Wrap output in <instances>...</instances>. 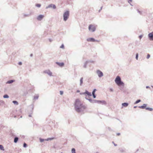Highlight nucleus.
<instances>
[{
	"instance_id": "nucleus-1",
	"label": "nucleus",
	"mask_w": 153,
	"mask_h": 153,
	"mask_svg": "<svg viewBox=\"0 0 153 153\" xmlns=\"http://www.w3.org/2000/svg\"><path fill=\"white\" fill-rule=\"evenodd\" d=\"M75 110L78 112H80L82 109H85V106L83 105L79 99H77L75 103Z\"/></svg>"
},
{
	"instance_id": "nucleus-2",
	"label": "nucleus",
	"mask_w": 153,
	"mask_h": 153,
	"mask_svg": "<svg viewBox=\"0 0 153 153\" xmlns=\"http://www.w3.org/2000/svg\"><path fill=\"white\" fill-rule=\"evenodd\" d=\"M69 11H66L63 14V20L65 21H66L69 18Z\"/></svg>"
},
{
	"instance_id": "nucleus-3",
	"label": "nucleus",
	"mask_w": 153,
	"mask_h": 153,
	"mask_svg": "<svg viewBox=\"0 0 153 153\" xmlns=\"http://www.w3.org/2000/svg\"><path fill=\"white\" fill-rule=\"evenodd\" d=\"M89 30L92 32H94L96 30V28L94 25H90L88 27Z\"/></svg>"
},
{
	"instance_id": "nucleus-4",
	"label": "nucleus",
	"mask_w": 153,
	"mask_h": 153,
	"mask_svg": "<svg viewBox=\"0 0 153 153\" xmlns=\"http://www.w3.org/2000/svg\"><path fill=\"white\" fill-rule=\"evenodd\" d=\"M96 73L99 77H101L103 76V73L100 70H97Z\"/></svg>"
},
{
	"instance_id": "nucleus-5",
	"label": "nucleus",
	"mask_w": 153,
	"mask_h": 153,
	"mask_svg": "<svg viewBox=\"0 0 153 153\" xmlns=\"http://www.w3.org/2000/svg\"><path fill=\"white\" fill-rule=\"evenodd\" d=\"M148 36L150 40L153 41V31L149 33Z\"/></svg>"
},
{
	"instance_id": "nucleus-6",
	"label": "nucleus",
	"mask_w": 153,
	"mask_h": 153,
	"mask_svg": "<svg viewBox=\"0 0 153 153\" xmlns=\"http://www.w3.org/2000/svg\"><path fill=\"white\" fill-rule=\"evenodd\" d=\"M44 73L47 74L48 75L50 76H52V73L50 71V70H47L45 71H44Z\"/></svg>"
},
{
	"instance_id": "nucleus-7",
	"label": "nucleus",
	"mask_w": 153,
	"mask_h": 153,
	"mask_svg": "<svg viewBox=\"0 0 153 153\" xmlns=\"http://www.w3.org/2000/svg\"><path fill=\"white\" fill-rule=\"evenodd\" d=\"M51 7H53V9H55L56 8V7L55 5L53 4H51L49 5L48 6H47L46 7V9H47L48 8H51Z\"/></svg>"
},
{
	"instance_id": "nucleus-8",
	"label": "nucleus",
	"mask_w": 153,
	"mask_h": 153,
	"mask_svg": "<svg viewBox=\"0 0 153 153\" xmlns=\"http://www.w3.org/2000/svg\"><path fill=\"white\" fill-rule=\"evenodd\" d=\"M121 81L120 77L119 76H117L115 79V82L116 84Z\"/></svg>"
},
{
	"instance_id": "nucleus-9",
	"label": "nucleus",
	"mask_w": 153,
	"mask_h": 153,
	"mask_svg": "<svg viewBox=\"0 0 153 153\" xmlns=\"http://www.w3.org/2000/svg\"><path fill=\"white\" fill-rule=\"evenodd\" d=\"M97 103L98 104H102V105H106V102L105 101L100 100H97Z\"/></svg>"
},
{
	"instance_id": "nucleus-10",
	"label": "nucleus",
	"mask_w": 153,
	"mask_h": 153,
	"mask_svg": "<svg viewBox=\"0 0 153 153\" xmlns=\"http://www.w3.org/2000/svg\"><path fill=\"white\" fill-rule=\"evenodd\" d=\"M87 40L88 42H94L96 40L93 38H90L87 39Z\"/></svg>"
},
{
	"instance_id": "nucleus-11",
	"label": "nucleus",
	"mask_w": 153,
	"mask_h": 153,
	"mask_svg": "<svg viewBox=\"0 0 153 153\" xmlns=\"http://www.w3.org/2000/svg\"><path fill=\"white\" fill-rule=\"evenodd\" d=\"M44 16L42 15H40L39 16L37 17V19L38 20L41 21L43 18Z\"/></svg>"
},
{
	"instance_id": "nucleus-12",
	"label": "nucleus",
	"mask_w": 153,
	"mask_h": 153,
	"mask_svg": "<svg viewBox=\"0 0 153 153\" xmlns=\"http://www.w3.org/2000/svg\"><path fill=\"white\" fill-rule=\"evenodd\" d=\"M89 63V61H86V62H85L84 63L83 65V67L84 68H87V65L88 63Z\"/></svg>"
},
{
	"instance_id": "nucleus-13",
	"label": "nucleus",
	"mask_w": 153,
	"mask_h": 153,
	"mask_svg": "<svg viewBox=\"0 0 153 153\" xmlns=\"http://www.w3.org/2000/svg\"><path fill=\"white\" fill-rule=\"evenodd\" d=\"M117 84L119 86H120V85L124 86V82L121 80Z\"/></svg>"
},
{
	"instance_id": "nucleus-14",
	"label": "nucleus",
	"mask_w": 153,
	"mask_h": 153,
	"mask_svg": "<svg viewBox=\"0 0 153 153\" xmlns=\"http://www.w3.org/2000/svg\"><path fill=\"white\" fill-rule=\"evenodd\" d=\"M56 64L61 67L63 66L64 65V64L63 62L60 63L59 62H56Z\"/></svg>"
},
{
	"instance_id": "nucleus-15",
	"label": "nucleus",
	"mask_w": 153,
	"mask_h": 153,
	"mask_svg": "<svg viewBox=\"0 0 153 153\" xmlns=\"http://www.w3.org/2000/svg\"><path fill=\"white\" fill-rule=\"evenodd\" d=\"M147 105V104H144L142 106H139L138 107L140 108L144 109L146 108Z\"/></svg>"
},
{
	"instance_id": "nucleus-16",
	"label": "nucleus",
	"mask_w": 153,
	"mask_h": 153,
	"mask_svg": "<svg viewBox=\"0 0 153 153\" xmlns=\"http://www.w3.org/2000/svg\"><path fill=\"white\" fill-rule=\"evenodd\" d=\"M122 105L123 106L126 107L128 106V103L127 102H124L122 103Z\"/></svg>"
},
{
	"instance_id": "nucleus-17",
	"label": "nucleus",
	"mask_w": 153,
	"mask_h": 153,
	"mask_svg": "<svg viewBox=\"0 0 153 153\" xmlns=\"http://www.w3.org/2000/svg\"><path fill=\"white\" fill-rule=\"evenodd\" d=\"M14 81H15V80H13V79L10 80L8 81L6 83H7V84H11V83H12L13 82H14Z\"/></svg>"
},
{
	"instance_id": "nucleus-18",
	"label": "nucleus",
	"mask_w": 153,
	"mask_h": 153,
	"mask_svg": "<svg viewBox=\"0 0 153 153\" xmlns=\"http://www.w3.org/2000/svg\"><path fill=\"white\" fill-rule=\"evenodd\" d=\"M85 94H87L89 96H91L92 94L91 93L89 92L88 91L86 90L85 92Z\"/></svg>"
},
{
	"instance_id": "nucleus-19",
	"label": "nucleus",
	"mask_w": 153,
	"mask_h": 153,
	"mask_svg": "<svg viewBox=\"0 0 153 153\" xmlns=\"http://www.w3.org/2000/svg\"><path fill=\"white\" fill-rule=\"evenodd\" d=\"M19 138L18 137H16L14 138V142L15 143H16L18 140Z\"/></svg>"
},
{
	"instance_id": "nucleus-20",
	"label": "nucleus",
	"mask_w": 153,
	"mask_h": 153,
	"mask_svg": "<svg viewBox=\"0 0 153 153\" xmlns=\"http://www.w3.org/2000/svg\"><path fill=\"white\" fill-rule=\"evenodd\" d=\"M83 77H81L80 80V86H82V83H83Z\"/></svg>"
},
{
	"instance_id": "nucleus-21",
	"label": "nucleus",
	"mask_w": 153,
	"mask_h": 153,
	"mask_svg": "<svg viewBox=\"0 0 153 153\" xmlns=\"http://www.w3.org/2000/svg\"><path fill=\"white\" fill-rule=\"evenodd\" d=\"M54 139V137H51V138H48L47 139H45V141H48L49 140H53Z\"/></svg>"
},
{
	"instance_id": "nucleus-22",
	"label": "nucleus",
	"mask_w": 153,
	"mask_h": 153,
	"mask_svg": "<svg viewBox=\"0 0 153 153\" xmlns=\"http://www.w3.org/2000/svg\"><path fill=\"white\" fill-rule=\"evenodd\" d=\"M146 110H149V111H152L153 110V109L152 108H146Z\"/></svg>"
},
{
	"instance_id": "nucleus-23",
	"label": "nucleus",
	"mask_w": 153,
	"mask_h": 153,
	"mask_svg": "<svg viewBox=\"0 0 153 153\" xmlns=\"http://www.w3.org/2000/svg\"><path fill=\"white\" fill-rule=\"evenodd\" d=\"M141 102V100H138L136 101H135V102L134 103V104H137L138 103L140 102Z\"/></svg>"
},
{
	"instance_id": "nucleus-24",
	"label": "nucleus",
	"mask_w": 153,
	"mask_h": 153,
	"mask_svg": "<svg viewBox=\"0 0 153 153\" xmlns=\"http://www.w3.org/2000/svg\"><path fill=\"white\" fill-rule=\"evenodd\" d=\"M39 97V96L38 95H35L34 96V99L35 100H37L38 98Z\"/></svg>"
},
{
	"instance_id": "nucleus-25",
	"label": "nucleus",
	"mask_w": 153,
	"mask_h": 153,
	"mask_svg": "<svg viewBox=\"0 0 153 153\" xmlns=\"http://www.w3.org/2000/svg\"><path fill=\"white\" fill-rule=\"evenodd\" d=\"M3 97L4 98H8L9 97V96L7 94H5L3 96Z\"/></svg>"
},
{
	"instance_id": "nucleus-26",
	"label": "nucleus",
	"mask_w": 153,
	"mask_h": 153,
	"mask_svg": "<svg viewBox=\"0 0 153 153\" xmlns=\"http://www.w3.org/2000/svg\"><path fill=\"white\" fill-rule=\"evenodd\" d=\"M0 149L3 151H4V147L1 145H0Z\"/></svg>"
},
{
	"instance_id": "nucleus-27",
	"label": "nucleus",
	"mask_w": 153,
	"mask_h": 153,
	"mask_svg": "<svg viewBox=\"0 0 153 153\" xmlns=\"http://www.w3.org/2000/svg\"><path fill=\"white\" fill-rule=\"evenodd\" d=\"M12 102L14 104H16V105H18V102L17 101H13Z\"/></svg>"
},
{
	"instance_id": "nucleus-28",
	"label": "nucleus",
	"mask_w": 153,
	"mask_h": 153,
	"mask_svg": "<svg viewBox=\"0 0 153 153\" xmlns=\"http://www.w3.org/2000/svg\"><path fill=\"white\" fill-rule=\"evenodd\" d=\"M71 152L72 153H75L76 152V150L74 148H72L71 149Z\"/></svg>"
},
{
	"instance_id": "nucleus-29",
	"label": "nucleus",
	"mask_w": 153,
	"mask_h": 153,
	"mask_svg": "<svg viewBox=\"0 0 153 153\" xmlns=\"http://www.w3.org/2000/svg\"><path fill=\"white\" fill-rule=\"evenodd\" d=\"M39 140H40V142H41V143H42L44 141H45V139H42V138H39Z\"/></svg>"
},
{
	"instance_id": "nucleus-30",
	"label": "nucleus",
	"mask_w": 153,
	"mask_h": 153,
	"mask_svg": "<svg viewBox=\"0 0 153 153\" xmlns=\"http://www.w3.org/2000/svg\"><path fill=\"white\" fill-rule=\"evenodd\" d=\"M85 99L88 100L91 103H92V101H93V100H92L91 99H88L87 98H86V97L85 98Z\"/></svg>"
},
{
	"instance_id": "nucleus-31",
	"label": "nucleus",
	"mask_w": 153,
	"mask_h": 153,
	"mask_svg": "<svg viewBox=\"0 0 153 153\" xmlns=\"http://www.w3.org/2000/svg\"><path fill=\"white\" fill-rule=\"evenodd\" d=\"M36 6L37 7H40L41 6V5L40 4H36Z\"/></svg>"
},
{
	"instance_id": "nucleus-32",
	"label": "nucleus",
	"mask_w": 153,
	"mask_h": 153,
	"mask_svg": "<svg viewBox=\"0 0 153 153\" xmlns=\"http://www.w3.org/2000/svg\"><path fill=\"white\" fill-rule=\"evenodd\" d=\"M96 91V89H94L92 92V94H95V92Z\"/></svg>"
},
{
	"instance_id": "nucleus-33",
	"label": "nucleus",
	"mask_w": 153,
	"mask_h": 153,
	"mask_svg": "<svg viewBox=\"0 0 153 153\" xmlns=\"http://www.w3.org/2000/svg\"><path fill=\"white\" fill-rule=\"evenodd\" d=\"M23 147L24 148H26L27 146V145L26 143H24L23 145Z\"/></svg>"
},
{
	"instance_id": "nucleus-34",
	"label": "nucleus",
	"mask_w": 153,
	"mask_h": 153,
	"mask_svg": "<svg viewBox=\"0 0 153 153\" xmlns=\"http://www.w3.org/2000/svg\"><path fill=\"white\" fill-rule=\"evenodd\" d=\"M97 100H93L92 103H97Z\"/></svg>"
},
{
	"instance_id": "nucleus-35",
	"label": "nucleus",
	"mask_w": 153,
	"mask_h": 153,
	"mask_svg": "<svg viewBox=\"0 0 153 153\" xmlns=\"http://www.w3.org/2000/svg\"><path fill=\"white\" fill-rule=\"evenodd\" d=\"M138 53H136V59L137 60L138 59Z\"/></svg>"
},
{
	"instance_id": "nucleus-36",
	"label": "nucleus",
	"mask_w": 153,
	"mask_h": 153,
	"mask_svg": "<svg viewBox=\"0 0 153 153\" xmlns=\"http://www.w3.org/2000/svg\"><path fill=\"white\" fill-rule=\"evenodd\" d=\"M132 1V0H128V3H129L131 5V6H132V5L130 3V2H131Z\"/></svg>"
},
{
	"instance_id": "nucleus-37",
	"label": "nucleus",
	"mask_w": 153,
	"mask_h": 153,
	"mask_svg": "<svg viewBox=\"0 0 153 153\" xmlns=\"http://www.w3.org/2000/svg\"><path fill=\"white\" fill-rule=\"evenodd\" d=\"M150 54H147V59H149V58H150Z\"/></svg>"
},
{
	"instance_id": "nucleus-38",
	"label": "nucleus",
	"mask_w": 153,
	"mask_h": 153,
	"mask_svg": "<svg viewBox=\"0 0 153 153\" xmlns=\"http://www.w3.org/2000/svg\"><path fill=\"white\" fill-rule=\"evenodd\" d=\"M63 93V92L62 91H60V95H62Z\"/></svg>"
},
{
	"instance_id": "nucleus-39",
	"label": "nucleus",
	"mask_w": 153,
	"mask_h": 153,
	"mask_svg": "<svg viewBox=\"0 0 153 153\" xmlns=\"http://www.w3.org/2000/svg\"><path fill=\"white\" fill-rule=\"evenodd\" d=\"M88 61H89V62H91V63H94V61H93V60H88Z\"/></svg>"
},
{
	"instance_id": "nucleus-40",
	"label": "nucleus",
	"mask_w": 153,
	"mask_h": 153,
	"mask_svg": "<svg viewBox=\"0 0 153 153\" xmlns=\"http://www.w3.org/2000/svg\"><path fill=\"white\" fill-rule=\"evenodd\" d=\"M143 36L142 35H140L139 36V38H140V39H141L142 38Z\"/></svg>"
},
{
	"instance_id": "nucleus-41",
	"label": "nucleus",
	"mask_w": 153,
	"mask_h": 153,
	"mask_svg": "<svg viewBox=\"0 0 153 153\" xmlns=\"http://www.w3.org/2000/svg\"><path fill=\"white\" fill-rule=\"evenodd\" d=\"M93 97L94 98H95L96 97V95L95 94H92Z\"/></svg>"
},
{
	"instance_id": "nucleus-42",
	"label": "nucleus",
	"mask_w": 153,
	"mask_h": 153,
	"mask_svg": "<svg viewBox=\"0 0 153 153\" xmlns=\"http://www.w3.org/2000/svg\"><path fill=\"white\" fill-rule=\"evenodd\" d=\"M64 47V45L63 44H62L61 46L60 47V48H63Z\"/></svg>"
},
{
	"instance_id": "nucleus-43",
	"label": "nucleus",
	"mask_w": 153,
	"mask_h": 153,
	"mask_svg": "<svg viewBox=\"0 0 153 153\" xmlns=\"http://www.w3.org/2000/svg\"><path fill=\"white\" fill-rule=\"evenodd\" d=\"M18 64L19 65H21L22 64V62H19V63H18Z\"/></svg>"
},
{
	"instance_id": "nucleus-44",
	"label": "nucleus",
	"mask_w": 153,
	"mask_h": 153,
	"mask_svg": "<svg viewBox=\"0 0 153 153\" xmlns=\"http://www.w3.org/2000/svg\"><path fill=\"white\" fill-rule=\"evenodd\" d=\"M112 143H113L114 144V145L115 146H117V144H115V143H114V142L113 141V142H112Z\"/></svg>"
},
{
	"instance_id": "nucleus-45",
	"label": "nucleus",
	"mask_w": 153,
	"mask_h": 153,
	"mask_svg": "<svg viewBox=\"0 0 153 153\" xmlns=\"http://www.w3.org/2000/svg\"><path fill=\"white\" fill-rule=\"evenodd\" d=\"M110 91L111 92H113V89L112 88H110Z\"/></svg>"
},
{
	"instance_id": "nucleus-46",
	"label": "nucleus",
	"mask_w": 153,
	"mask_h": 153,
	"mask_svg": "<svg viewBox=\"0 0 153 153\" xmlns=\"http://www.w3.org/2000/svg\"><path fill=\"white\" fill-rule=\"evenodd\" d=\"M80 95H82V94H85V92H83V93H80Z\"/></svg>"
},
{
	"instance_id": "nucleus-47",
	"label": "nucleus",
	"mask_w": 153,
	"mask_h": 153,
	"mask_svg": "<svg viewBox=\"0 0 153 153\" xmlns=\"http://www.w3.org/2000/svg\"><path fill=\"white\" fill-rule=\"evenodd\" d=\"M137 11H138V12L139 13H140V14H141V12L139 10H137Z\"/></svg>"
},
{
	"instance_id": "nucleus-48",
	"label": "nucleus",
	"mask_w": 153,
	"mask_h": 153,
	"mask_svg": "<svg viewBox=\"0 0 153 153\" xmlns=\"http://www.w3.org/2000/svg\"><path fill=\"white\" fill-rule=\"evenodd\" d=\"M49 41L50 42H52V40L51 39H49Z\"/></svg>"
},
{
	"instance_id": "nucleus-49",
	"label": "nucleus",
	"mask_w": 153,
	"mask_h": 153,
	"mask_svg": "<svg viewBox=\"0 0 153 153\" xmlns=\"http://www.w3.org/2000/svg\"><path fill=\"white\" fill-rule=\"evenodd\" d=\"M146 88H150V87L149 86H146Z\"/></svg>"
},
{
	"instance_id": "nucleus-50",
	"label": "nucleus",
	"mask_w": 153,
	"mask_h": 153,
	"mask_svg": "<svg viewBox=\"0 0 153 153\" xmlns=\"http://www.w3.org/2000/svg\"><path fill=\"white\" fill-rule=\"evenodd\" d=\"M120 133H117V135L118 136L120 135Z\"/></svg>"
},
{
	"instance_id": "nucleus-51",
	"label": "nucleus",
	"mask_w": 153,
	"mask_h": 153,
	"mask_svg": "<svg viewBox=\"0 0 153 153\" xmlns=\"http://www.w3.org/2000/svg\"><path fill=\"white\" fill-rule=\"evenodd\" d=\"M76 92H77V93L79 92H80V91H79V90H77L76 91Z\"/></svg>"
},
{
	"instance_id": "nucleus-52",
	"label": "nucleus",
	"mask_w": 153,
	"mask_h": 153,
	"mask_svg": "<svg viewBox=\"0 0 153 153\" xmlns=\"http://www.w3.org/2000/svg\"><path fill=\"white\" fill-rule=\"evenodd\" d=\"M28 16V15H27H27L26 14L24 15V16Z\"/></svg>"
},
{
	"instance_id": "nucleus-53",
	"label": "nucleus",
	"mask_w": 153,
	"mask_h": 153,
	"mask_svg": "<svg viewBox=\"0 0 153 153\" xmlns=\"http://www.w3.org/2000/svg\"><path fill=\"white\" fill-rule=\"evenodd\" d=\"M33 56V54H30V56L31 57V56Z\"/></svg>"
},
{
	"instance_id": "nucleus-54",
	"label": "nucleus",
	"mask_w": 153,
	"mask_h": 153,
	"mask_svg": "<svg viewBox=\"0 0 153 153\" xmlns=\"http://www.w3.org/2000/svg\"><path fill=\"white\" fill-rule=\"evenodd\" d=\"M28 116L29 117H31V114H29Z\"/></svg>"
},
{
	"instance_id": "nucleus-55",
	"label": "nucleus",
	"mask_w": 153,
	"mask_h": 153,
	"mask_svg": "<svg viewBox=\"0 0 153 153\" xmlns=\"http://www.w3.org/2000/svg\"><path fill=\"white\" fill-rule=\"evenodd\" d=\"M95 42H99V41L98 40H96V41Z\"/></svg>"
},
{
	"instance_id": "nucleus-56",
	"label": "nucleus",
	"mask_w": 153,
	"mask_h": 153,
	"mask_svg": "<svg viewBox=\"0 0 153 153\" xmlns=\"http://www.w3.org/2000/svg\"><path fill=\"white\" fill-rule=\"evenodd\" d=\"M102 6L101 8H100V10H102Z\"/></svg>"
},
{
	"instance_id": "nucleus-57",
	"label": "nucleus",
	"mask_w": 153,
	"mask_h": 153,
	"mask_svg": "<svg viewBox=\"0 0 153 153\" xmlns=\"http://www.w3.org/2000/svg\"><path fill=\"white\" fill-rule=\"evenodd\" d=\"M136 107H137V106H134V108H136Z\"/></svg>"
},
{
	"instance_id": "nucleus-58",
	"label": "nucleus",
	"mask_w": 153,
	"mask_h": 153,
	"mask_svg": "<svg viewBox=\"0 0 153 153\" xmlns=\"http://www.w3.org/2000/svg\"><path fill=\"white\" fill-rule=\"evenodd\" d=\"M101 10H100V9L99 10V12H100V11Z\"/></svg>"
},
{
	"instance_id": "nucleus-59",
	"label": "nucleus",
	"mask_w": 153,
	"mask_h": 153,
	"mask_svg": "<svg viewBox=\"0 0 153 153\" xmlns=\"http://www.w3.org/2000/svg\"><path fill=\"white\" fill-rule=\"evenodd\" d=\"M61 153H62V152H61Z\"/></svg>"
}]
</instances>
